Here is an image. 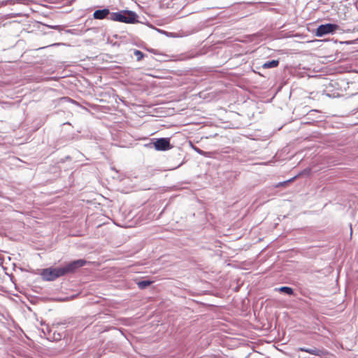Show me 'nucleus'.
Returning a JSON list of instances; mask_svg holds the SVG:
<instances>
[{"mask_svg":"<svg viewBox=\"0 0 358 358\" xmlns=\"http://www.w3.org/2000/svg\"><path fill=\"white\" fill-rule=\"evenodd\" d=\"M339 29V26L336 24L327 23L320 25L316 29V36L322 37L329 34H334L336 30Z\"/></svg>","mask_w":358,"mask_h":358,"instance_id":"3","label":"nucleus"},{"mask_svg":"<svg viewBox=\"0 0 358 358\" xmlns=\"http://www.w3.org/2000/svg\"><path fill=\"white\" fill-rule=\"evenodd\" d=\"M134 55L136 57L137 61H141L144 57V54L138 50H134Z\"/></svg>","mask_w":358,"mask_h":358,"instance_id":"10","label":"nucleus"},{"mask_svg":"<svg viewBox=\"0 0 358 358\" xmlns=\"http://www.w3.org/2000/svg\"><path fill=\"white\" fill-rule=\"evenodd\" d=\"M62 323L58 322L56 325H60Z\"/></svg>","mask_w":358,"mask_h":358,"instance_id":"15","label":"nucleus"},{"mask_svg":"<svg viewBox=\"0 0 358 358\" xmlns=\"http://www.w3.org/2000/svg\"><path fill=\"white\" fill-rule=\"evenodd\" d=\"M352 228H351V229H350V235H352Z\"/></svg>","mask_w":358,"mask_h":358,"instance_id":"14","label":"nucleus"},{"mask_svg":"<svg viewBox=\"0 0 358 358\" xmlns=\"http://www.w3.org/2000/svg\"><path fill=\"white\" fill-rule=\"evenodd\" d=\"M278 291L280 292L286 294L287 295H292L294 294V290L290 287L283 286L280 288H278Z\"/></svg>","mask_w":358,"mask_h":358,"instance_id":"9","label":"nucleus"},{"mask_svg":"<svg viewBox=\"0 0 358 358\" xmlns=\"http://www.w3.org/2000/svg\"><path fill=\"white\" fill-rule=\"evenodd\" d=\"M278 64H279V60L273 59V60L265 62L262 65V67L264 69H271V68L277 67L278 66Z\"/></svg>","mask_w":358,"mask_h":358,"instance_id":"7","label":"nucleus"},{"mask_svg":"<svg viewBox=\"0 0 358 358\" xmlns=\"http://www.w3.org/2000/svg\"><path fill=\"white\" fill-rule=\"evenodd\" d=\"M192 148H193L194 150H195L199 155H203V156H207L206 155V152L203 151L202 150L199 149V148L193 145Z\"/></svg>","mask_w":358,"mask_h":358,"instance_id":"11","label":"nucleus"},{"mask_svg":"<svg viewBox=\"0 0 358 358\" xmlns=\"http://www.w3.org/2000/svg\"><path fill=\"white\" fill-rule=\"evenodd\" d=\"M108 19L119 22L126 24H135L138 22V15L132 10H122L118 12L111 13Z\"/></svg>","mask_w":358,"mask_h":358,"instance_id":"2","label":"nucleus"},{"mask_svg":"<svg viewBox=\"0 0 358 358\" xmlns=\"http://www.w3.org/2000/svg\"><path fill=\"white\" fill-rule=\"evenodd\" d=\"M111 13L108 8L96 10L93 13V17L96 20L108 19Z\"/></svg>","mask_w":358,"mask_h":358,"instance_id":"6","label":"nucleus"},{"mask_svg":"<svg viewBox=\"0 0 358 358\" xmlns=\"http://www.w3.org/2000/svg\"><path fill=\"white\" fill-rule=\"evenodd\" d=\"M298 350L301 352H306L318 357H322L324 355H327L328 354L327 351L324 348L302 347L299 348Z\"/></svg>","mask_w":358,"mask_h":358,"instance_id":"5","label":"nucleus"},{"mask_svg":"<svg viewBox=\"0 0 358 358\" xmlns=\"http://www.w3.org/2000/svg\"><path fill=\"white\" fill-rule=\"evenodd\" d=\"M61 338H62L61 334H58V337H55V339H57V340H60V339H61Z\"/></svg>","mask_w":358,"mask_h":358,"instance_id":"12","label":"nucleus"},{"mask_svg":"<svg viewBox=\"0 0 358 358\" xmlns=\"http://www.w3.org/2000/svg\"><path fill=\"white\" fill-rule=\"evenodd\" d=\"M87 264L85 259H76L68 262L59 267H49L41 271L40 275L45 281H53L57 278L74 273L78 268Z\"/></svg>","mask_w":358,"mask_h":358,"instance_id":"1","label":"nucleus"},{"mask_svg":"<svg viewBox=\"0 0 358 358\" xmlns=\"http://www.w3.org/2000/svg\"><path fill=\"white\" fill-rule=\"evenodd\" d=\"M152 283V280H141L136 282L138 287L141 289H145L148 287H149Z\"/></svg>","mask_w":358,"mask_h":358,"instance_id":"8","label":"nucleus"},{"mask_svg":"<svg viewBox=\"0 0 358 358\" xmlns=\"http://www.w3.org/2000/svg\"><path fill=\"white\" fill-rule=\"evenodd\" d=\"M52 27H53L54 29H57V28L59 27V26H58V25H56V26Z\"/></svg>","mask_w":358,"mask_h":358,"instance_id":"13","label":"nucleus"},{"mask_svg":"<svg viewBox=\"0 0 358 358\" xmlns=\"http://www.w3.org/2000/svg\"><path fill=\"white\" fill-rule=\"evenodd\" d=\"M153 145L155 149L158 151H166L173 148L169 138H157L153 142Z\"/></svg>","mask_w":358,"mask_h":358,"instance_id":"4","label":"nucleus"}]
</instances>
